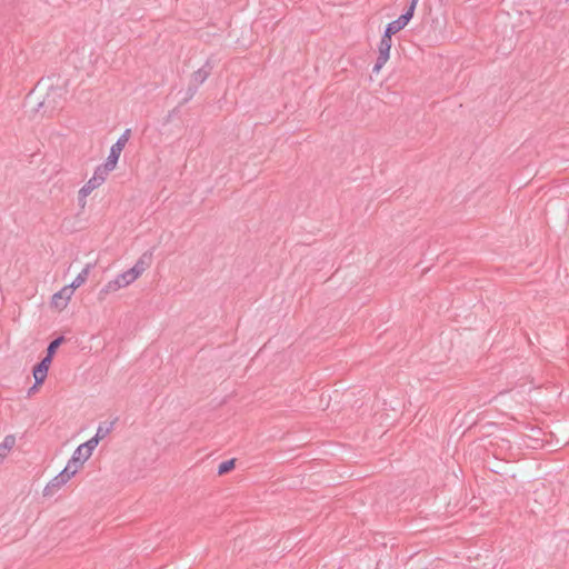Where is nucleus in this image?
I'll return each mask as SVG.
<instances>
[{
    "instance_id": "1",
    "label": "nucleus",
    "mask_w": 569,
    "mask_h": 569,
    "mask_svg": "<svg viewBox=\"0 0 569 569\" xmlns=\"http://www.w3.org/2000/svg\"><path fill=\"white\" fill-rule=\"evenodd\" d=\"M151 253H143L130 269L119 273L114 279L108 281L99 291V298L104 299L107 295L133 283L149 267Z\"/></svg>"
},
{
    "instance_id": "2",
    "label": "nucleus",
    "mask_w": 569,
    "mask_h": 569,
    "mask_svg": "<svg viewBox=\"0 0 569 569\" xmlns=\"http://www.w3.org/2000/svg\"><path fill=\"white\" fill-rule=\"evenodd\" d=\"M130 136H131L130 129H126L122 132V134L118 138L116 143H113L111 146L109 156H108L106 162L102 164L103 167H106L110 171H112L116 168L117 162L120 158V154H121L123 148L126 147V144L128 143Z\"/></svg>"
},
{
    "instance_id": "3",
    "label": "nucleus",
    "mask_w": 569,
    "mask_h": 569,
    "mask_svg": "<svg viewBox=\"0 0 569 569\" xmlns=\"http://www.w3.org/2000/svg\"><path fill=\"white\" fill-rule=\"evenodd\" d=\"M74 471L71 470L70 466H66L56 477H53L44 487L43 496L50 497L60 490L73 476Z\"/></svg>"
},
{
    "instance_id": "4",
    "label": "nucleus",
    "mask_w": 569,
    "mask_h": 569,
    "mask_svg": "<svg viewBox=\"0 0 569 569\" xmlns=\"http://www.w3.org/2000/svg\"><path fill=\"white\" fill-rule=\"evenodd\" d=\"M391 46V37L382 34L378 46L379 56L372 68L373 73H378L381 70V68L386 64V62L389 60Z\"/></svg>"
},
{
    "instance_id": "5",
    "label": "nucleus",
    "mask_w": 569,
    "mask_h": 569,
    "mask_svg": "<svg viewBox=\"0 0 569 569\" xmlns=\"http://www.w3.org/2000/svg\"><path fill=\"white\" fill-rule=\"evenodd\" d=\"M109 172L110 170L102 164L97 167L93 176L81 187L82 196L90 194L93 190L100 187L106 181L107 174Z\"/></svg>"
},
{
    "instance_id": "6",
    "label": "nucleus",
    "mask_w": 569,
    "mask_h": 569,
    "mask_svg": "<svg viewBox=\"0 0 569 569\" xmlns=\"http://www.w3.org/2000/svg\"><path fill=\"white\" fill-rule=\"evenodd\" d=\"M413 6H409L405 13H402L398 19L389 22L385 29L383 34L392 37L400 30H402L413 17Z\"/></svg>"
},
{
    "instance_id": "7",
    "label": "nucleus",
    "mask_w": 569,
    "mask_h": 569,
    "mask_svg": "<svg viewBox=\"0 0 569 569\" xmlns=\"http://www.w3.org/2000/svg\"><path fill=\"white\" fill-rule=\"evenodd\" d=\"M91 456L83 446H78L66 466H70L71 470L77 473Z\"/></svg>"
},
{
    "instance_id": "8",
    "label": "nucleus",
    "mask_w": 569,
    "mask_h": 569,
    "mask_svg": "<svg viewBox=\"0 0 569 569\" xmlns=\"http://www.w3.org/2000/svg\"><path fill=\"white\" fill-rule=\"evenodd\" d=\"M73 290L69 286H64L52 296L51 305L56 309L62 310L67 307L69 300L73 296Z\"/></svg>"
},
{
    "instance_id": "9",
    "label": "nucleus",
    "mask_w": 569,
    "mask_h": 569,
    "mask_svg": "<svg viewBox=\"0 0 569 569\" xmlns=\"http://www.w3.org/2000/svg\"><path fill=\"white\" fill-rule=\"evenodd\" d=\"M211 71H212V64H211L210 60H207L206 63L201 68H199L191 74V83L194 84L196 87L201 86L209 78V76L211 74Z\"/></svg>"
},
{
    "instance_id": "10",
    "label": "nucleus",
    "mask_w": 569,
    "mask_h": 569,
    "mask_svg": "<svg viewBox=\"0 0 569 569\" xmlns=\"http://www.w3.org/2000/svg\"><path fill=\"white\" fill-rule=\"evenodd\" d=\"M51 359L50 358H43L34 368H33V378L36 380V386H39L41 383H43V381L46 380L47 378V375H48V369H49V366L51 363Z\"/></svg>"
},
{
    "instance_id": "11",
    "label": "nucleus",
    "mask_w": 569,
    "mask_h": 569,
    "mask_svg": "<svg viewBox=\"0 0 569 569\" xmlns=\"http://www.w3.org/2000/svg\"><path fill=\"white\" fill-rule=\"evenodd\" d=\"M93 264L91 263H88L79 273L78 276L74 278V280L68 284L69 287H71V289L74 291L77 288H79L80 286H82L88 277H89V273L92 269Z\"/></svg>"
},
{
    "instance_id": "12",
    "label": "nucleus",
    "mask_w": 569,
    "mask_h": 569,
    "mask_svg": "<svg viewBox=\"0 0 569 569\" xmlns=\"http://www.w3.org/2000/svg\"><path fill=\"white\" fill-rule=\"evenodd\" d=\"M60 96V89L54 88L51 89L50 92H48L47 97L39 103L40 107H51V109L56 108L54 104V97Z\"/></svg>"
},
{
    "instance_id": "13",
    "label": "nucleus",
    "mask_w": 569,
    "mask_h": 569,
    "mask_svg": "<svg viewBox=\"0 0 569 569\" xmlns=\"http://www.w3.org/2000/svg\"><path fill=\"white\" fill-rule=\"evenodd\" d=\"M112 428H113V422H110L109 425H99L94 437L98 438V440L100 441L101 439H103L104 437H107L110 433Z\"/></svg>"
},
{
    "instance_id": "14",
    "label": "nucleus",
    "mask_w": 569,
    "mask_h": 569,
    "mask_svg": "<svg viewBox=\"0 0 569 569\" xmlns=\"http://www.w3.org/2000/svg\"><path fill=\"white\" fill-rule=\"evenodd\" d=\"M62 341H63V337H58L54 340H52L47 348L46 358H50L52 360V357H53L57 348L62 343Z\"/></svg>"
},
{
    "instance_id": "15",
    "label": "nucleus",
    "mask_w": 569,
    "mask_h": 569,
    "mask_svg": "<svg viewBox=\"0 0 569 569\" xmlns=\"http://www.w3.org/2000/svg\"><path fill=\"white\" fill-rule=\"evenodd\" d=\"M234 468V459L221 462L218 467V475H224Z\"/></svg>"
},
{
    "instance_id": "16",
    "label": "nucleus",
    "mask_w": 569,
    "mask_h": 569,
    "mask_svg": "<svg viewBox=\"0 0 569 569\" xmlns=\"http://www.w3.org/2000/svg\"><path fill=\"white\" fill-rule=\"evenodd\" d=\"M98 443H99L98 438H96L93 436L92 438H90L88 441L81 443L80 446H83L86 451H88V452H90V455H92V452L96 449V447L98 446Z\"/></svg>"
},
{
    "instance_id": "17",
    "label": "nucleus",
    "mask_w": 569,
    "mask_h": 569,
    "mask_svg": "<svg viewBox=\"0 0 569 569\" xmlns=\"http://www.w3.org/2000/svg\"><path fill=\"white\" fill-rule=\"evenodd\" d=\"M0 445L7 450L11 451L16 445V437L13 435H8L4 437L3 441Z\"/></svg>"
},
{
    "instance_id": "18",
    "label": "nucleus",
    "mask_w": 569,
    "mask_h": 569,
    "mask_svg": "<svg viewBox=\"0 0 569 569\" xmlns=\"http://www.w3.org/2000/svg\"><path fill=\"white\" fill-rule=\"evenodd\" d=\"M88 196H89V194H83V196H82V189H80V190H79V192H78V203H79L80 208H82V209H83V208L86 207V203H87V197H88Z\"/></svg>"
},
{
    "instance_id": "19",
    "label": "nucleus",
    "mask_w": 569,
    "mask_h": 569,
    "mask_svg": "<svg viewBox=\"0 0 569 569\" xmlns=\"http://www.w3.org/2000/svg\"><path fill=\"white\" fill-rule=\"evenodd\" d=\"M197 90H198V87H196L194 84L190 86L188 88L187 98L184 99V101H188L189 99H191L196 94Z\"/></svg>"
},
{
    "instance_id": "20",
    "label": "nucleus",
    "mask_w": 569,
    "mask_h": 569,
    "mask_svg": "<svg viewBox=\"0 0 569 569\" xmlns=\"http://www.w3.org/2000/svg\"><path fill=\"white\" fill-rule=\"evenodd\" d=\"M9 450H7L6 448H3L1 445H0V463L3 462V460L7 458V456L9 455Z\"/></svg>"
},
{
    "instance_id": "21",
    "label": "nucleus",
    "mask_w": 569,
    "mask_h": 569,
    "mask_svg": "<svg viewBox=\"0 0 569 569\" xmlns=\"http://www.w3.org/2000/svg\"><path fill=\"white\" fill-rule=\"evenodd\" d=\"M419 0H411L410 6H413V11L416 10L417 3Z\"/></svg>"
},
{
    "instance_id": "22",
    "label": "nucleus",
    "mask_w": 569,
    "mask_h": 569,
    "mask_svg": "<svg viewBox=\"0 0 569 569\" xmlns=\"http://www.w3.org/2000/svg\"><path fill=\"white\" fill-rule=\"evenodd\" d=\"M37 387H38V386H36V383H34V385L30 388V390H29V392H28V393L30 395L32 391H34V390L37 389Z\"/></svg>"
}]
</instances>
